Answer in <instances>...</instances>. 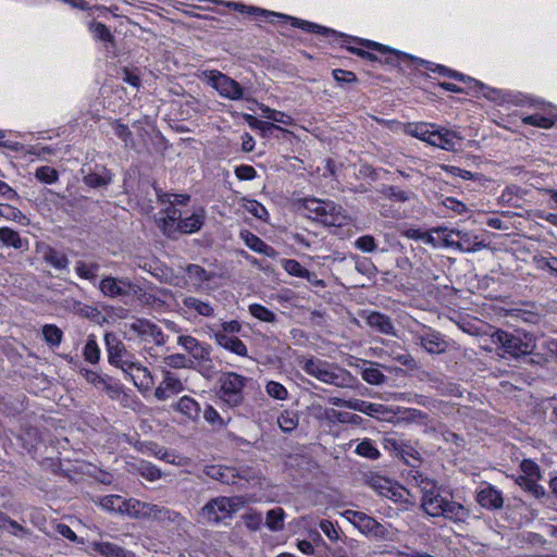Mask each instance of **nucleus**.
I'll list each match as a JSON object with an SVG mask.
<instances>
[{
	"label": "nucleus",
	"mask_w": 557,
	"mask_h": 557,
	"mask_svg": "<svg viewBox=\"0 0 557 557\" xmlns=\"http://www.w3.org/2000/svg\"><path fill=\"white\" fill-rule=\"evenodd\" d=\"M405 133L448 151L458 150L463 140V137L456 131L446 129L425 122L406 124Z\"/></svg>",
	"instance_id": "obj_1"
},
{
	"label": "nucleus",
	"mask_w": 557,
	"mask_h": 557,
	"mask_svg": "<svg viewBox=\"0 0 557 557\" xmlns=\"http://www.w3.org/2000/svg\"><path fill=\"white\" fill-rule=\"evenodd\" d=\"M301 369L308 375L341 388L352 387L356 381L348 370L313 357L305 359Z\"/></svg>",
	"instance_id": "obj_2"
},
{
	"label": "nucleus",
	"mask_w": 557,
	"mask_h": 557,
	"mask_svg": "<svg viewBox=\"0 0 557 557\" xmlns=\"http://www.w3.org/2000/svg\"><path fill=\"white\" fill-rule=\"evenodd\" d=\"M491 339L493 344L503 350L504 355H509L513 358L531 354L536 346L534 335L521 330L513 332L497 330L491 335Z\"/></svg>",
	"instance_id": "obj_3"
},
{
	"label": "nucleus",
	"mask_w": 557,
	"mask_h": 557,
	"mask_svg": "<svg viewBox=\"0 0 557 557\" xmlns=\"http://www.w3.org/2000/svg\"><path fill=\"white\" fill-rule=\"evenodd\" d=\"M343 516L368 537L376 541H394L397 537L398 531L392 523H381L364 512L350 509Z\"/></svg>",
	"instance_id": "obj_4"
},
{
	"label": "nucleus",
	"mask_w": 557,
	"mask_h": 557,
	"mask_svg": "<svg viewBox=\"0 0 557 557\" xmlns=\"http://www.w3.org/2000/svg\"><path fill=\"white\" fill-rule=\"evenodd\" d=\"M215 2L224 4L228 8H233L235 11H238L242 13H247L249 15L264 16L267 18L271 17L270 22H272V23L277 22L278 20H284L286 22H289L292 26L301 28L308 33L320 34V35H324V36H329L330 34H335L334 30L329 29L324 26H321V25H318V24H314V23H311L308 21L299 20L296 17H292L288 15H284L281 13L262 10V9H259L256 7H247L245 4L237 3V2H223V1H215Z\"/></svg>",
	"instance_id": "obj_5"
},
{
	"label": "nucleus",
	"mask_w": 557,
	"mask_h": 557,
	"mask_svg": "<svg viewBox=\"0 0 557 557\" xmlns=\"http://www.w3.org/2000/svg\"><path fill=\"white\" fill-rule=\"evenodd\" d=\"M302 208L308 218L330 226H341L347 219L343 208L331 200L305 198Z\"/></svg>",
	"instance_id": "obj_6"
},
{
	"label": "nucleus",
	"mask_w": 557,
	"mask_h": 557,
	"mask_svg": "<svg viewBox=\"0 0 557 557\" xmlns=\"http://www.w3.org/2000/svg\"><path fill=\"white\" fill-rule=\"evenodd\" d=\"M242 504L239 497L218 496L210 499L200 510L201 518L208 523H220L231 518Z\"/></svg>",
	"instance_id": "obj_7"
},
{
	"label": "nucleus",
	"mask_w": 557,
	"mask_h": 557,
	"mask_svg": "<svg viewBox=\"0 0 557 557\" xmlns=\"http://www.w3.org/2000/svg\"><path fill=\"white\" fill-rule=\"evenodd\" d=\"M421 491V507L423 511L431 517L437 518L443 513V508L447 502L440 492L435 481L419 476L416 479Z\"/></svg>",
	"instance_id": "obj_8"
},
{
	"label": "nucleus",
	"mask_w": 557,
	"mask_h": 557,
	"mask_svg": "<svg viewBox=\"0 0 557 557\" xmlns=\"http://www.w3.org/2000/svg\"><path fill=\"white\" fill-rule=\"evenodd\" d=\"M220 398L231 407H235L243 400V388L246 377L234 372L224 373L220 377Z\"/></svg>",
	"instance_id": "obj_9"
},
{
	"label": "nucleus",
	"mask_w": 557,
	"mask_h": 557,
	"mask_svg": "<svg viewBox=\"0 0 557 557\" xmlns=\"http://www.w3.org/2000/svg\"><path fill=\"white\" fill-rule=\"evenodd\" d=\"M99 290L104 297L119 298L129 297L132 293L139 290V284L131 281L128 277L104 276L99 282Z\"/></svg>",
	"instance_id": "obj_10"
},
{
	"label": "nucleus",
	"mask_w": 557,
	"mask_h": 557,
	"mask_svg": "<svg viewBox=\"0 0 557 557\" xmlns=\"http://www.w3.org/2000/svg\"><path fill=\"white\" fill-rule=\"evenodd\" d=\"M182 315L188 321L198 318L210 319L215 317V306L209 300L196 296H184L182 298Z\"/></svg>",
	"instance_id": "obj_11"
},
{
	"label": "nucleus",
	"mask_w": 557,
	"mask_h": 557,
	"mask_svg": "<svg viewBox=\"0 0 557 557\" xmlns=\"http://www.w3.org/2000/svg\"><path fill=\"white\" fill-rule=\"evenodd\" d=\"M208 82L220 94L221 97L230 100H239L244 97L243 87L230 76L219 72L210 71L208 74Z\"/></svg>",
	"instance_id": "obj_12"
},
{
	"label": "nucleus",
	"mask_w": 557,
	"mask_h": 557,
	"mask_svg": "<svg viewBox=\"0 0 557 557\" xmlns=\"http://www.w3.org/2000/svg\"><path fill=\"white\" fill-rule=\"evenodd\" d=\"M368 484L373 491L383 497L389 498L396 503L404 497V503H410L409 492L384 476H371L368 480Z\"/></svg>",
	"instance_id": "obj_13"
},
{
	"label": "nucleus",
	"mask_w": 557,
	"mask_h": 557,
	"mask_svg": "<svg viewBox=\"0 0 557 557\" xmlns=\"http://www.w3.org/2000/svg\"><path fill=\"white\" fill-rule=\"evenodd\" d=\"M104 342L110 364L124 371L132 361L136 360L134 355L127 351L125 345L114 334H106Z\"/></svg>",
	"instance_id": "obj_14"
},
{
	"label": "nucleus",
	"mask_w": 557,
	"mask_h": 557,
	"mask_svg": "<svg viewBox=\"0 0 557 557\" xmlns=\"http://www.w3.org/2000/svg\"><path fill=\"white\" fill-rule=\"evenodd\" d=\"M129 331L140 337L141 341L161 346L165 344V336L161 329L147 319H136L128 325Z\"/></svg>",
	"instance_id": "obj_15"
},
{
	"label": "nucleus",
	"mask_w": 557,
	"mask_h": 557,
	"mask_svg": "<svg viewBox=\"0 0 557 557\" xmlns=\"http://www.w3.org/2000/svg\"><path fill=\"white\" fill-rule=\"evenodd\" d=\"M123 373L128 377L140 392H148L153 386V377L137 359L132 361Z\"/></svg>",
	"instance_id": "obj_16"
},
{
	"label": "nucleus",
	"mask_w": 557,
	"mask_h": 557,
	"mask_svg": "<svg viewBox=\"0 0 557 557\" xmlns=\"http://www.w3.org/2000/svg\"><path fill=\"white\" fill-rule=\"evenodd\" d=\"M177 345L181 346L195 360H210L211 346L205 342H200L191 335H180L177 337Z\"/></svg>",
	"instance_id": "obj_17"
},
{
	"label": "nucleus",
	"mask_w": 557,
	"mask_h": 557,
	"mask_svg": "<svg viewBox=\"0 0 557 557\" xmlns=\"http://www.w3.org/2000/svg\"><path fill=\"white\" fill-rule=\"evenodd\" d=\"M161 216L157 220L158 227L161 232L170 237H175V226L183 219L181 209L175 206L168 205L161 212Z\"/></svg>",
	"instance_id": "obj_18"
},
{
	"label": "nucleus",
	"mask_w": 557,
	"mask_h": 557,
	"mask_svg": "<svg viewBox=\"0 0 557 557\" xmlns=\"http://www.w3.org/2000/svg\"><path fill=\"white\" fill-rule=\"evenodd\" d=\"M144 508L146 509L144 519H154L159 522H172L180 527L186 522L185 518H183L181 513L166 507L146 503Z\"/></svg>",
	"instance_id": "obj_19"
},
{
	"label": "nucleus",
	"mask_w": 557,
	"mask_h": 557,
	"mask_svg": "<svg viewBox=\"0 0 557 557\" xmlns=\"http://www.w3.org/2000/svg\"><path fill=\"white\" fill-rule=\"evenodd\" d=\"M184 391L183 382L172 372L166 371L163 380L154 389V397L158 400H166Z\"/></svg>",
	"instance_id": "obj_20"
},
{
	"label": "nucleus",
	"mask_w": 557,
	"mask_h": 557,
	"mask_svg": "<svg viewBox=\"0 0 557 557\" xmlns=\"http://www.w3.org/2000/svg\"><path fill=\"white\" fill-rule=\"evenodd\" d=\"M476 502L490 510L500 509L504 506L503 493L491 484L481 487L476 494Z\"/></svg>",
	"instance_id": "obj_21"
},
{
	"label": "nucleus",
	"mask_w": 557,
	"mask_h": 557,
	"mask_svg": "<svg viewBox=\"0 0 557 557\" xmlns=\"http://www.w3.org/2000/svg\"><path fill=\"white\" fill-rule=\"evenodd\" d=\"M205 219L206 211L203 209H198L189 216L183 218L178 225L175 226V236L177 234H193L198 232L202 227Z\"/></svg>",
	"instance_id": "obj_22"
},
{
	"label": "nucleus",
	"mask_w": 557,
	"mask_h": 557,
	"mask_svg": "<svg viewBox=\"0 0 557 557\" xmlns=\"http://www.w3.org/2000/svg\"><path fill=\"white\" fill-rule=\"evenodd\" d=\"M213 338L218 345L238 356L246 357L248 349L244 342L235 335L225 334V332H213Z\"/></svg>",
	"instance_id": "obj_23"
},
{
	"label": "nucleus",
	"mask_w": 557,
	"mask_h": 557,
	"mask_svg": "<svg viewBox=\"0 0 557 557\" xmlns=\"http://www.w3.org/2000/svg\"><path fill=\"white\" fill-rule=\"evenodd\" d=\"M419 338L421 346L430 354H442L448 348V343L438 332L428 331Z\"/></svg>",
	"instance_id": "obj_24"
},
{
	"label": "nucleus",
	"mask_w": 557,
	"mask_h": 557,
	"mask_svg": "<svg viewBox=\"0 0 557 557\" xmlns=\"http://www.w3.org/2000/svg\"><path fill=\"white\" fill-rule=\"evenodd\" d=\"M203 472L207 476L220 481L224 484H234L236 478L238 476V473L234 468L222 465L206 466Z\"/></svg>",
	"instance_id": "obj_25"
},
{
	"label": "nucleus",
	"mask_w": 557,
	"mask_h": 557,
	"mask_svg": "<svg viewBox=\"0 0 557 557\" xmlns=\"http://www.w3.org/2000/svg\"><path fill=\"white\" fill-rule=\"evenodd\" d=\"M40 253H41L45 262H47L54 269H57V270L67 269L69 259L65 256V253H63L62 251L57 250L55 248H53L49 245H46L40 249Z\"/></svg>",
	"instance_id": "obj_26"
},
{
	"label": "nucleus",
	"mask_w": 557,
	"mask_h": 557,
	"mask_svg": "<svg viewBox=\"0 0 557 557\" xmlns=\"http://www.w3.org/2000/svg\"><path fill=\"white\" fill-rule=\"evenodd\" d=\"M92 549L103 557H135L132 552L111 542H94Z\"/></svg>",
	"instance_id": "obj_27"
},
{
	"label": "nucleus",
	"mask_w": 557,
	"mask_h": 557,
	"mask_svg": "<svg viewBox=\"0 0 557 557\" xmlns=\"http://www.w3.org/2000/svg\"><path fill=\"white\" fill-rule=\"evenodd\" d=\"M440 517H444L454 522H465L469 517V511L461 504L447 499L443 513Z\"/></svg>",
	"instance_id": "obj_28"
},
{
	"label": "nucleus",
	"mask_w": 557,
	"mask_h": 557,
	"mask_svg": "<svg viewBox=\"0 0 557 557\" xmlns=\"http://www.w3.org/2000/svg\"><path fill=\"white\" fill-rule=\"evenodd\" d=\"M368 324L386 335H395V327L391 319L380 312H371L367 318Z\"/></svg>",
	"instance_id": "obj_29"
},
{
	"label": "nucleus",
	"mask_w": 557,
	"mask_h": 557,
	"mask_svg": "<svg viewBox=\"0 0 557 557\" xmlns=\"http://www.w3.org/2000/svg\"><path fill=\"white\" fill-rule=\"evenodd\" d=\"M432 232L436 233L438 239L443 242L445 247H453L456 249H462L463 246L460 242H457V238H462L465 236L462 231L459 230H449L447 227H437Z\"/></svg>",
	"instance_id": "obj_30"
},
{
	"label": "nucleus",
	"mask_w": 557,
	"mask_h": 557,
	"mask_svg": "<svg viewBox=\"0 0 557 557\" xmlns=\"http://www.w3.org/2000/svg\"><path fill=\"white\" fill-rule=\"evenodd\" d=\"M175 409L190 420L198 419L201 411L199 404L189 396L181 397L175 404Z\"/></svg>",
	"instance_id": "obj_31"
},
{
	"label": "nucleus",
	"mask_w": 557,
	"mask_h": 557,
	"mask_svg": "<svg viewBox=\"0 0 557 557\" xmlns=\"http://www.w3.org/2000/svg\"><path fill=\"white\" fill-rule=\"evenodd\" d=\"M0 242L4 246L15 249L27 248V240L23 239L18 232L7 226L0 227Z\"/></svg>",
	"instance_id": "obj_32"
},
{
	"label": "nucleus",
	"mask_w": 557,
	"mask_h": 557,
	"mask_svg": "<svg viewBox=\"0 0 557 557\" xmlns=\"http://www.w3.org/2000/svg\"><path fill=\"white\" fill-rule=\"evenodd\" d=\"M242 238L245 244L256 252L263 253L269 257L274 253V249L271 246L251 232L246 231L245 233H242Z\"/></svg>",
	"instance_id": "obj_33"
},
{
	"label": "nucleus",
	"mask_w": 557,
	"mask_h": 557,
	"mask_svg": "<svg viewBox=\"0 0 557 557\" xmlns=\"http://www.w3.org/2000/svg\"><path fill=\"white\" fill-rule=\"evenodd\" d=\"M277 424L280 429L289 433L297 429L299 424V414L298 411L294 409H285L277 417Z\"/></svg>",
	"instance_id": "obj_34"
},
{
	"label": "nucleus",
	"mask_w": 557,
	"mask_h": 557,
	"mask_svg": "<svg viewBox=\"0 0 557 557\" xmlns=\"http://www.w3.org/2000/svg\"><path fill=\"white\" fill-rule=\"evenodd\" d=\"M467 88L476 96L482 95L483 97H485L492 101L499 100V95H500L499 90L490 88V87L485 86L483 83H481L472 77H468V87Z\"/></svg>",
	"instance_id": "obj_35"
},
{
	"label": "nucleus",
	"mask_w": 557,
	"mask_h": 557,
	"mask_svg": "<svg viewBox=\"0 0 557 557\" xmlns=\"http://www.w3.org/2000/svg\"><path fill=\"white\" fill-rule=\"evenodd\" d=\"M364 367L361 369V377L371 385H381L386 381V376L379 370L373 362L363 361Z\"/></svg>",
	"instance_id": "obj_36"
},
{
	"label": "nucleus",
	"mask_w": 557,
	"mask_h": 557,
	"mask_svg": "<svg viewBox=\"0 0 557 557\" xmlns=\"http://www.w3.org/2000/svg\"><path fill=\"white\" fill-rule=\"evenodd\" d=\"M286 513L283 508L275 507L267 512L265 525L273 532H278L284 529V520Z\"/></svg>",
	"instance_id": "obj_37"
},
{
	"label": "nucleus",
	"mask_w": 557,
	"mask_h": 557,
	"mask_svg": "<svg viewBox=\"0 0 557 557\" xmlns=\"http://www.w3.org/2000/svg\"><path fill=\"white\" fill-rule=\"evenodd\" d=\"M41 333L45 342L51 348H57L62 343L63 332L55 324H45L41 329Z\"/></svg>",
	"instance_id": "obj_38"
},
{
	"label": "nucleus",
	"mask_w": 557,
	"mask_h": 557,
	"mask_svg": "<svg viewBox=\"0 0 557 557\" xmlns=\"http://www.w3.org/2000/svg\"><path fill=\"white\" fill-rule=\"evenodd\" d=\"M125 502L126 499L120 495H107L100 497L98 504L107 511L123 513Z\"/></svg>",
	"instance_id": "obj_39"
},
{
	"label": "nucleus",
	"mask_w": 557,
	"mask_h": 557,
	"mask_svg": "<svg viewBox=\"0 0 557 557\" xmlns=\"http://www.w3.org/2000/svg\"><path fill=\"white\" fill-rule=\"evenodd\" d=\"M0 527L8 529L10 533L16 537H25L29 534V530L21 525L15 520H12L7 515L0 512Z\"/></svg>",
	"instance_id": "obj_40"
},
{
	"label": "nucleus",
	"mask_w": 557,
	"mask_h": 557,
	"mask_svg": "<svg viewBox=\"0 0 557 557\" xmlns=\"http://www.w3.org/2000/svg\"><path fill=\"white\" fill-rule=\"evenodd\" d=\"M260 111L264 117H267L275 123H280L283 125H293L294 124L293 117L282 111L271 109L264 104L260 106Z\"/></svg>",
	"instance_id": "obj_41"
},
{
	"label": "nucleus",
	"mask_w": 557,
	"mask_h": 557,
	"mask_svg": "<svg viewBox=\"0 0 557 557\" xmlns=\"http://www.w3.org/2000/svg\"><path fill=\"white\" fill-rule=\"evenodd\" d=\"M137 472L148 481H156L162 476L161 470L149 461L140 460L136 465Z\"/></svg>",
	"instance_id": "obj_42"
},
{
	"label": "nucleus",
	"mask_w": 557,
	"mask_h": 557,
	"mask_svg": "<svg viewBox=\"0 0 557 557\" xmlns=\"http://www.w3.org/2000/svg\"><path fill=\"white\" fill-rule=\"evenodd\" d=\"M248 310L253 318L262 322L274 323L276 321V314L260 304L249 305Z\"/></svg>",
	"instance_id": "obj_43"
},
{
	"label": "nucleus",
	"mask_w": 557,
	"mask_h": 557,
	"mask_svg": "<svg viewBox=\"0 0 557 557\" xmlns=\"http://www.w3.org/2000/svg\"><path fill=\"white\" fill-rule=\"evenodd\" d=\"M83 356L87 362H90L92 364L98 363L100 359V348L94 335L88 336L85 347L83 349Z\"/></svg>",
	"instance_id": "obj_44"
},
{
	"label": "nucleus",
	"mask_w": 557,
	"mask_h": 557,
	"mask_svg": "<svg viewBox=\"0 0 557 557\" xmlns=\"http://www.w3.org/2000/svg\"><path fill=\"white\" fill-rule=\"evenodd\" d=\"M99 270L98 263H86L84 261H77L75 263V272L76 274L84 280H88L94 282L97 277V272Z\"/></svg>",
	"instance_id": "obj_45"
},
{
	"label": "nucleus",
	"mask_w": 557,
	"mask_h": 557,
	"mask_svg": "<svg viewBox=\"0 0 557 557\" xmlns=\"http://www.w3.org/2000/svg\"><path fill=\"white\" fill-rule=\"evenodd\" d=\"M146 503L138 499H126L122 515H128L132 518L144 519Z\"/></svg>",
	"instance_id": "obj_46"
},
{
	"label": "nucleus",
	"mask_w": 557,
	"mask_h": 557,
	"mask_svg": "<svg viewBox=\"0 0 557 557\" xmlns=\"http://www.w3.org/2000/svg\"><path fill=\"white\" fill-rule=\"evenodd\" d=\"M382 405L369 403L361 399H352L349 403V409L366 413L368 416H375L381 412Z\"/></svg>",
	"instance_id": "obj_47"
},
{
	"label": "nucleus",
	"mask_w": 557,
	"mask_h": 557,
	"mask_svg": "<svg viewBox=\"0 0 557 557\" xmlns=\"http://www.w3.org/2000/svg\"><path fill=\"white\" fill-rule=\"evenodd\" d=\"M324 416L327 420L339 423H354L360 419V417L357 414H352L349 412H341L332 408L326 409Z\"/></svg>",
	"instance_id": "obj_48"
},
{
	"label": "nucleus",
	"mask_w": 557,
	"mask_h": 557,
	"mask_svg": "<svg viewBox=\"0 0 557 557\" xmlns=\"http://www.w3.org/2000/svg\"><path fill=\"white\" fill-rule=\"evenodd\" d=\"M356 454L359 456L376 459L380 456V451L371 440H363L360 442L355 449Z\"/></svg>",
	"instance_id": "obj_49"
},
{
	"label": "nucleus",
	"mask_w": 557,
	"mask_h": 557,
	"mask_svg": "<svg viewBox=\"0 0 557 557\" xmlns=\"http://www.w3.org/2000/svg\"><path fill=\"white\" fill-rule=\"evenodd\" d=\"M35 177L42 183L53 184L59 180V173L51 166L42 165L36 170Z\"/></svg>",
	"instance_id": "obj_50"
},
{
	"label": "nucleus",
	"mask_w": 557,
	"mask_h": 557,
	"mask_svg": "<svg viewBox=\"0 0 557 557\" xmlns=\"http://www.w3.org/2000/svg\"><path fill=\"white\" fill-rule=\"evenodd\" d=\"M282 268L292 276L301 277L307 274V269L295 259L281 260Z\"/></svg>",
	"instance_id": "obj_51"
},
{
	"label": "nucleus",
	"mask_w": 557,
	"mask_h": 557,
	"mask_svg": "<svg viewBox=\"0 0 557 557\" xmlns=\"http://www.w3.org/2000/svg\"><path fill=\"white\" fill-rule=\"evenodd\" d=\"M383 193L386 198L399 202L409 201L413 197L412 193L403 190L396 186H388Z\"/></svg>",
	"instance_id": "obj_52"
},
{
	"label": "nucleus",
	"mask_w": 557,
	"mask_h": 557,
	"mask_svg": "<svg viewBox=\"0 0 557 557\" xmlns=\"http://www.w3.org/2000/svg\"><path fill=\"white\" fill-rule=\"evenodd\" d=\"M523 124L536 126L540 128H550L554 124L553 120L548 116L541 114H532L522 117Z\"/></svg>",
	"instance_id": "obj_53"
},
{
	"label": "nucleus",
	"mask_w": 557,
	"mask_h": 557,
	"mask_svg": "<svg viewBox=\"0 0 557 557\" xmlns=\"http://www.w3.org/2000/svg\"><path fill=\"white\" fill-rule=\"evenodd\" d=\"M265 391L268 395L274 399L285 400L288 397V392L286 387L283 384L275 381L268 382L265 385Z\"/></svg>",
	"instance_id": "obj_54"
},
{
	"label": "nucleus",
	"mask_w": 557,
	"mask_h": 557,
	"mask_svg": "<svg viewBox=\"0 0 557 557\" xmlns=\"http://www.w3.org/2000/svg\"><path fill=\"white\" fill-rule=\"evenodd\" d=\"M533 261L537 269L548 270L550 273L557 274V257L535 256Z\"/></svg>",
	"instance_id": "obj_55"
},
{
	"label": "nucleus",
	"mask_w": 557,
	"mask_h": 557,
	"mask_svg": "<svg viewBox=\"0 0 557 557\" xmlns=\"http://www.w3.org/2000/svg\"><path fill=\"white\" fill-rule=\"evenodd\" d=\"M246 528L250 531H258L263 524V516L259 511H249L243 516Z\"/></svg>",
	"instance_id": "obj_56"
},
{
	"label": "nucleus",
	"mask_w": 557,
	"mask_h": 557,
	"mask_svg": "<svg viewBox=\"0 0 557 557\" xmlns=\"http://www.w3.org/2000/svg\"><path fill=\"white\" fill-rule=\"evenodd\" d=\"M319 527L330 541H339L341 530L336 523H333L332 521L324 519L320 521Z\"/></svg>",
	"instance_id": "obj_57"
},
{
	"label": "nucleus",
	"mask_w": 557,
	"mask_h": 557,
	"mask_svg": "<svg viewBox=\"0 0 557 557\" xmlns=\"http://www.w3.org/2000/svg\"><path fill=\"white\" fill-rule=\"evenodd\" d=\"M352 40L356 41L361 47L368 48L369 50L379 51L381 53H387L388 52V53H392L396 59L400 58V53L399 52L392 51L387 47H385V46H383V45H381L379 42H375V41H372V40H368V39H359V38H354Z\"/></svg>",
	"instance_id": "obj_58"
},
{
	"label": "nucleus",
	"mask_w": 557,
	"mask_h": 557,
	"mask_svg": "<svg viewBox=\"0 0 557 557\" xmlns=\"http://www.w3.org/2000/svg\"><path fill=\"white\" fill-rule=\"evenodd\" d=\"M246 120L251 127L258 128L263 133H270L272 129L287 132L286 129L282 128L281 126L276 125V124L258 120L251 115H247Z\"/></svg>",
	"instance_id": "obj_59"
},
{
	"label": "nucleus",
	"mask_w": 557,
	"mask_h": 557,
	"mask_svg": "<svg viewBox=\"0 0 557 557\" xmlns=\"http://www.w3.org/2000/svg\"><path fill=\"white\" fill-rule=\"evenodd\" d=\"M147 451L149 454L153 455L154 457H157V458H159L161 460H164V461H166L169 463H175V456H174V454L169 451L168 449L159 447L156 444L150 443L147 446Z\"/></svg>",
	"instance_id": "obj_60"
},
{
	"label": "nucleus",
	"mask_w": 557,
	"mask_h": 557,
	"mask_svg": "<svg viewBox=\"0 0 557 557\" xmlns=\"http://www.w3.org/2000/svg\"><path fill=\"white\" fill-rule=\"evenodd\" d=\"M520 469L529 479L539 480L541 478L540 467L531 459H523Z\"/></svg>",
	"instance_id": "obj_61"
},
{
	"label": "nucleus",
	"mask_w": 557,
	"mask_h": 557,
	"mask_svg": "<svg viewBox=\"0 0 557 557\" xmlns=\"http://www.w3.org/2000/svg\"><path fill=\"white\" fill-rule=\"evenodd\" d=\"M89 30L92 33L95 38L101 41H111L113 39L111 32L102 23H91L89 25Z\"/></svg>",
	"instance_id": "obj_62"
},
{
	"label": "nucleus",
	"mask_w": 557,
	"mask_h": 557,
	"mask_svg": "<svg viewBox=\"0 0 557 557\" xmlns=\"http://www.w3.org/2000/svg\"><path fill=\"white\" fill-rule=\"evenodd\" d=\"M245 208L249 213H251L253 216L260 220L265 221L268 219V210L263 205H261L257 200H247Z\"/></svg>",
	"instance_id": "obj_63"
},
{
	"label": "nucleus",
	"mask_w": 557,
	"mask_h": 557,
	"mask_svg": "<svg viewBox=\"0 0 557 557\" xmlns=\"http://www.w3.org/2000/svg\"><path fill=\"white\" fill-rule=\"evenodd\" d=\"M355 247L363 252H373L376 249V242L371 235H363L355 240Z\"/></svg>",
	"instance_id": "obj_64"
}]
</instances>
